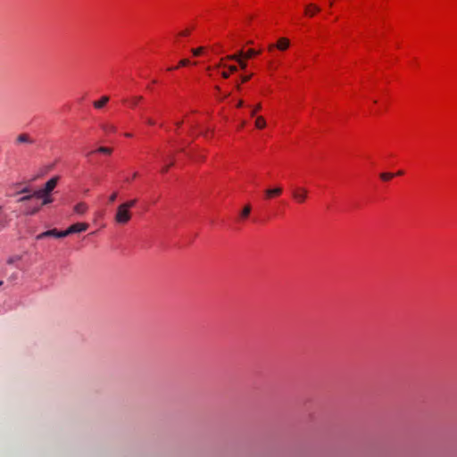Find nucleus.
<instances>
[{"label":"nucleus","mask_w":457,"mask_h":457,"mask_svg":"<svg viewBox=\"0 0 457 457\" xmlns=\"http://www.w3.org/2000/svg\"><path fill=\"white\" fill-rule=\"evenodd\" d=\"M145 121H146V123H147L148 125H150V126H154V125L155 124V121H154L153 119H151V118H147V119L145 120Z\"/></svg>","instance_id":"29"},{"label":"nucleus","mask_w":457,"mask_h":457,"mask_svg":"<svg viewBox=\"0 0 457 457\" xmlns=\"http://www.w3.org/2000/svg\"><path fill=\"white\" fill-rule=\"evenodd\" d=\"M118 197V193L117 192H113L110 196H109V203L110 204H112L116 201Z\"/></svg>","instance_id":"25"},{"label":"nucleus","mask_w":457,"mask_h":457,"mask_svg":"<svg viewBox=\"0 0 457 457\" xmlns=\"http://www.w3.org/2000/svg\"><path fill=\"white\" fill-rule=\"evenodd\" d=\"M109 101V97L104 96H102L100 100L94 102V107L96 109H100L104 107Z\"/></svg>","instance_id":"11"},{"label":"nucleus","mask_w":457,"mask_h":457,"mask_svg":"<svg viewBox=\"0 0 457 457\" xmlns=\"http://www.w3.org/2000/svg\"><path fill=\"white\" fill-rule=\"evenodd\" d=\"M189 33H190V31L188 29H185V30L181 31L179 35L182 36V37H186V36H188Z\"/></svg>","instance_id":"30"},{"label":"nucleus","mask_w":457,"mask_h":457,"mask_svg":"<svg viewBox=\"0 0 457 457\" xmlns=\"http://www.w3.org/2000/svg\"><path fill=\"white\" fill-rule=\"evenodd\" d=\"M96 152L104 154H111L112 150V148H109V147L100 146L99 148H97Z\"/></svg>","instance_id":"20"},{"label":"nucleus","mask_w":457,"mask_h":457,"mask_svg":"<svg viewBox=\"0 0 457 457\" xmlns=\"http://www.w3.org/2000/svg\"><path fill=\"white\" fill-rule=\"evenodd\" d=\"M181 124H182V122H181V121H179V122H177V124H176V125H177L178 127H179V126H181Z\"/></svg>","instance_id":"39"},{"label":"nucleus","mask_w":457,"mask_h":457,"mask_svg":"<svg viewBox=\"0 0 457 457\" xmlns=\"http://www.w3.org/2000/svg\"><path fill=\"white\" fill-rule=\"evenodd\" d=\"M252 76H253V74L246 75V76H243V77L241 78V81H242L243 83L247 82V81L252 78Z\"/></svg>","instance_id":"28"},{"label":"nucleus","mask_w":457,"mask_h":457,"mask_svg":"<svg viewBox=\"0 0 457 457\" xmlns=\"http://www.w3.org/2000/svg\"><path fill=\"white\" fill-rule=\"evenodd\" d=\"M137 203V199H131L120 204L117 207V212L114 216L115 222L120 225L127 224L131 219V212L129 210L134 207Z\"/></svg>","instance_id":"2"},{"label":"nucleus","mask_w":457,"mask_h":457,"mask_svg":"<svg viewBox=\"0 0 457 457\" xmlns=\"http://www.w3.org/2000/svg\"><path fill=\"white\" fill-rule=\"evenodd\" d=\"M2 284H3V282H2V281H0V286H1Z\"/></svg>","instance_id":"43"},{"label":"nucleus","mask_w":457,"mask_h":457,"mask_svg":"<svg viewBox=\"0 0 457 457\" xmlns=\"http://www.w3.org/2000/svg\"><path fill=\"white\" fill-rule=\"evenodd\" d=\"M403 170H399L395 175H403Z\"/></svg>","instance_id":"37"},{"label":"nucleus","mask_w":457,"mask_h":457,"mask_svg":"<svg viewBox=\"0 0 457 457\" xmlns=\"http://www.w3.org/2000/svg\"><path fill=\"white\" fill-rule=\"evenodd\" d=\"M174 164V162L171 160L170 162H168L167 165H169L170 167H171L172 165Z\"/></svg>","instance_id":"35"},{"label":"nucleus","mask_w":457,"mask_h":457,"mask_svg":"<svg viewBox=\"0 0 457 457\" xmlns=\"http://www.w3.org/2000/svg\"><path fill=\"white\" fill-rule=\"evenodd\" d=\"M236 87H237V90H239L240 89V85L238 83H237L236 84Z\"/></svg>","instance_id":"38"},{"label":"nucleus","mask_w":457,"mask_h":457,"mask_svg":"<svg viewBox=\"0 0 457 457\" xmlns=\"http://www.w3.org/2000/svg\"><path fill=\"white\" fill-rule=\"evenodd\" d=\"M88 228V224L87 223H75L70 226L66 230H64L65 237L73 234L86 231Z\"/></svg>","instance_id":"6"},{"label":"nucleus","mask_w":457,"mask_h":457,"mask_svg":"<svg viewBox=\"0 0 457 457\" xmlns=\"http://www.w3.org/2000/svg\"><path fill=\"white\" fill-rule=\"evenodd\" d=\"M243 54H245V52L240 50L237 54L226 56L225 59L237 62L241 70H245L247 63L245 59L243 57Z\"/></svg>","instance_id":"3"},{"label":"nucleus","mask_w":457,"mask_h":457,"mask_svg":"<svg viewBox=\"0 0 457 457\" xmlns=\"http://www.w3.org/2000/svg\"><path fill=\"white\" fill-rule=\"evenodd\" d=\"M261 109H262V105H261V104H258L254 107V109L251 112V116H254V115H255V113H256V112H258V111H259V110H261Z\"/></svg>","instance_id":"26"},{"label":"nucleus","mask_w":457,"mask_h":457,"mask_svg":"<svg viewBox=\"0 0 457 457\" xmlns=\"http://www.w3.org/2000/svg\"><path fill=\"white\" fill-rule=\"evenodd\" d=\"M137 172H135V173L133 174V179L137 178Z\"/></svg>","instance_id":"40"},{"label":"nucleus","mask_w":457,"mask_h":457,"mask_svg":"<svg viewBox=\"0 0 457 457\" xmlns=\"http://www.w3.org/2000/svg\"><path fill=\"white\" fill-rule=\"evenodd\" d=\"M395 177L394 173L383 172L380 174V179L384 181H388Z\"/></svg>","instance_id":"18"},{"label":"nucleus","mask_w":457,"mask_h":457,"mask_svg":"<svg viewBox=\"0 0 457 457\" xmlns=\"http://www.w3.org/2000/svg\"><path fill=\"white\" fill-rule=\"evenodd\" d=\"M58 180V176L53 177L45 184L43 188L33 192V195H35L36 198L42 199L41 206L49 204L53 202V198L50 195L55 188Z\"/></svg>","instance_id":"1"},{"label":"nucleus","mask_w":457,"mask_h":457,"mask_svg":"<svg viewBox=\"0 0 457 457\" xmlns=\"http://www.w3.org/2000/svg\"><path fill=\"white\" fill-rule=\"evenodd\" d=\"M259 54H260V51H256L254 49H249L246 52H245V54H243V57L245 59H250Z\"/></svg>","instance_id":"15"},{"label":"nucleus","mask_w":457,"mask_h":457,"mask_svg":"<svg viewBox=\"0 0 457 457\" xmlns=\"http://www.w3.org/2000/svg\"><path fill=\"white\" fill-rule=\"evenodd\" d=\"M125 137H132V134H130V133H126V134H125Z\"/></svg>","instance_id":"36"},{"label":"nucleus","mask_w":457,"mask_h":457,"mask_svg":"<svg viewBox=\"0 0 457 457\" xmlns=\"http://www.w3.org/2000/svg\"><path fill=\"white\" fill-rule=\"evenodd\" d=\"M169 169H170V166H169V165H165V166H163V167L162 168L161 171H162V173H166V172L169 170Z\"/></svg>","instance_id":"32"},{"label":"nucleus","mask_w":457,"mask_h":457,"mask_svg":"<svg viewBox=\"0 0 457 457\" xmlns=\"http://www.w3.org/2000/svg\"><path fill=\"white\" fill-rule=\"evenodd\" d=\"M266 199H271L273 197L278 196L282 194V187H277L275 188L266 189L264 191Z\"/></svg>","instance_id":"9"},{"label":"nucleus","mask_w":457,"mask_h":457,"mask_svg":"<svg viewBox=\"0 0 457 457\" xmlns=\"http://www.w3.org/2000/svg\"><path fill=\"white\" fill-rule=\"evenodd\" d=\"M49 237H56V238H62V237H65V233H64V230L63 231H58L57 229L54 228V229L46 230L45 232H42V233L38 234L36 237V239L37 240H41V239H44V238Z\"/></svg>","instance_id":"5"},{"label":"nucleus","mask_w":457,"mask_h":457,"mask_svg":"<svg viewBox=\"0 0 457 457\" xmlns=\"http://www.w3.org/2000/svg\"><path fill=\"white\" fill-rule=\"evenodd\" d=\"M218 67L227 68L228 70L229 73H234V72L237 71V66L227 65L226 63L223 62V60L220 61V62L218 64Z\"/></svg>","instance_id":"12"},{"label":"nucleus","mask_w":457,"mask_h":457,"mask_svg":"<svg viewBox=\"0 0 457 457\" xmlns=\"http://www.w3.org/2000/svg\"><path fill=\"white\" fill-rule=\"evenodd\" d=\"M39 210H40V206H36V207H33V208H28V209L25 211V214H26V215H34V214H36Z\"/></svg>","instance_id":"19"},{"label":"nucleus","mask_w":457,"mask_h":457,"mask_svg":"<svg viewBox=\"0 0 457 457\" xmlns=\"http://www.w3.org/2000/svg\"><path fill=\"white\" fill-rule=\"evenodd\" d=\"M29 189L28 187L23 188L21 193H29Z\"/></svg>","instance_id":"33"},{"label":"nucleus","mask_w":457,"mask_h":457,"mask_svg":"<svg viewBox=\"0 0 457 457\" xmlns=\"http://www.w3.org/2000/svg\"><path fill=\"white\" fill-rule=\"evenodd\" d=\"M190 63V61L188 59H182L179 63V66H187Z\"/></svg>","instance_id":"27"},{"label":"nucleus","mask_w":457,"mask_h":457,"mask_svg":"<svg viewBox=\"0 0 457 457\" xmlns=\"http://www.w3.org/2000/svg\"><path fill=\"white\" fill-rule=\"evenodd\" d=\"M17 143H32V140L27 134H20L16 138Z\"/></svg>","instance_id":"13"},{"label":"nucleus","mask_w":457,"mask_h":457,"mask_svg":"<svg viewBox=\"0 0 457 457\" xmlns=\"http://www.w3.org/2000/svg\"><path fill=\"white\" fill-rule=\"evenodd\" d=\"M229 74H230V73H229L228 71H223L221 72V76H222V78H224V79H228V78L229 77Z\"/></svg>","instance_id":"31"},{"label":"nucleus","mask_w":457,"mask_h":457,"mask_svg":"<svg viewBox=\"0 0 457 457\" xmlns=\"http://www.w3.org/2000/svg\"><path fill=\"white\" fill-rule=\"evenodd\" d=\"M250 212H251V206L250 205H245V208L243 209L242 212H241V217L243 219H245V218L248 217Z\"/></svg>","instance_id":"21"},{"label":"nucleus","mask_w":457,"mask_h":457,"mask_svg":"<svg viewBox=\"0 0 457 457\" xmlns=\"http://www.w3.org/2000/svg\"><path fill=\"white\" fill-rule=\"evenodd\" d=\"M241 106H243V101H239L237 104V107H241Z\"/></svg>","instance_id":"34"},{"label":"nucleus","mask_w":457,"mask_h":457,"mask_svg":"<svg viewBox=\"0 0 457 457\" xmlns=\"http://www.w3.org/2000/svg\"><path fill=\"white\" fill-rule=\"evenodd\" d=\"M245 125V122L243 121L242 123H240V126L243 127Z\"/></svg>","instance_id":"41"},{"label":"nucleus","mask_w":457,"mask_h":457,"mask_svg":"<svg viewBox=\"0 0 457 457\" xmlns=\"http://www.w3.org/2000/svg\"><path fill=\"white\" fill-rule=\"evenodd\" d=\"M307 195L308 190L304 187H295L292 190V196L298 204L304 203Z\"/></svg>","instance_id":"4"},{"label":"nucleus","mask_w":457,"mask_h":457,"mask_svg":"<svg viewBox=\"0 0 457 457\" xmlns=\"http://www.w3.org/2000/svg\"><path fill=\"white\" fill-rule=\"evenodd\" d=\"M320 12V7L315 4H308L304 8V14L308 17H313L316 13Z\"/></svg>","instance_id":"8"},{"label":"nucleus","mask_w":457,"mask_h":457,"mask_svg":"<svg viewBox=\"0 0 457 457\" xmlns=\"http://www.w3.org/2000/svg\"><path fill=\"white\" fill-rule=\"evenodd\" d=\"M33 197H35V195H33V193H32L31 195H24V196L21 197V198L19 199V202L23 203V202H25V201H29V200H30V199H31V198H33Z\"/></svg>","instance_id":"24"},{"label":"nucleus","mask_w":457,"mask_h":457,"mask_svg":"<svg viewBox=\"0 0 457 457\" xmlns=\"http://www.w3.org/2000/svg\"><path fill=\"white\" fill-rule=\"evenodd\" d=\"M87 209V205L83 202L79 203L74 206V212L79 215H83L84 213H86Z\"/></svg>","instance_id":"10"},{"label":"nucleus","mask_w":457,"mask_h":457,"mask_svg":"<svg viewBox=\"0 0 457 457\" xmlns=\"http://www.w3.org/2000/svg\"><path fill=\"white\" fill-rule=\"evenodd\" d=\"M266 126V121L262 116H258L255 120V127L257 129H263Z\"/></svg>","instance_id":"14"},{"label":"nucleus","mask_w":457,"mask_h":457,"mask_svg":"<svg viewBox=\"0 0 457 457\" xmlns=\"http://www.w3.org/2000/svg\"><path fill=\"white\" fill-rule=\"evenodd\" d=\"M103 129L109 133L116 132V127L112 124H105L103 126Z\"/></svg>","instance_id":"17"},{"label":"nucleus","mask_w":457,"mask_h":457,"mask_svg":"<svg viewBox=\"0 0 457 457\" xmlns=\"http://www.w3.org/2000/svg\"><path fill=\"white\" fill-rule=\"evenodd\" d=\"M12 259H10V260L8 261V263H12Z\"/></svg>","instance_id":"42"},{"label":"nucleus","mask_w":457,"mask_h":457,"mask_svg":"<svg viewBox=\"0 0 457 457\" xmlns=\"http://www.w3.org/2000/svg\"><path fill=\"white\" fill-rule=\"evenodd\" d=\"M143 97L138 96H134L132 99H131V105L132 106H135L137 105L140 101H142Z\"/></svg>","instance_id":"23"},{"label":"nucleus","mask_w":457,"mask_h":457,"mask_svg":"<svg viewBox=\"0 0 457 457\" xmlns=\"http://www.w3.org/2000/svg\"><path fill=\"white\" fill-rule=\"evenodd\" d=\"M191 52L194 56H199L204 52V47L193 48Z\"/></svg>","instance_id":"22"},{"label":"nucleus","mask_w":457,"mask_h":457,"mask_svg":"<svg viewBox=\"0 0 457 457\" xmlns=\"http://www.w3.org/2000/svg\"><path fill=\"white\" fill-rule=\"evenodd\" d=\"M6 225V216L4 214L3 209L0 206V229Z\"/></svg>","instance_id":"16"},{"label":"nucleus","mask_w":457,"mask_h":457,"mask_svg":"<svg viewBox=\"0 0 457 457\" xmlns=\"http://www.w3.org/2000/svg\"><path fill=\"white\" fill-rule=\"evenodd\" d=\"M290 42L286 37H280L276 45H270L269 51H272L275 47L280 51H285L289 47Z\"/></svg>","instance_id":"7"}]
</instances>
